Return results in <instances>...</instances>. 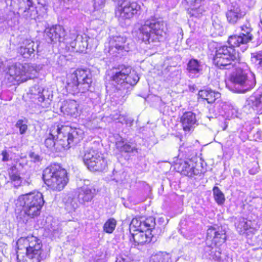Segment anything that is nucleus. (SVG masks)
I'll return each mask as SVG.
<instances>
[{
    "label": "nucleus",
    "mask_w": 262,
    "mask_h": 262,
    "mask_svg": "<svg viewBox=\"0 0 262 262\" xmlns=\"http://www.w3.org/2000/svg\"><path fill=\"white\" fill-rule=\"evenodd\" d=\"M30 92L36 96L35 98L38 100L42 107H48L51 104L53 97L51 91L35 85L30 89Z\"/></svg>",
    "instance_id": "obj_17"
},
{
    "label": "nucleus",
    "mask_w": 262,
    "mask_h": 262,
    "mask_svg": "<svg viewBox=\"0 0 262 262\" xmlns=\"http://www.w3.org/2000/svg\"><path fill=\"white\" fill-rule=\"evenodd\" d=\"M15 126L19 128V133L21 135L25 134L28 129L27 125L23 120H18L16 123Z\"/></svg>",
    "instance_id": "obj_39"
},
{
    "label": "nucleus",
    "mask_w": 262,
    "mask_h": 262,
    "mask_svg": "<svg viewBox=\"0 0 262 262\" xmlns=\"http://www.w3.org/2000/svg\"><path fill=\"white\" fill-rule=\"evenodd\" d=\"M45 183L51 189L61 191L67 184L69 179L67 171L58 164H51L42 172Z\"/></svg>",
    "instance_id": "obj_6"
},
{
    "label": "nucleus",
    "mask_w": 262,
    "mask_h": 262,
    "mask_svg": "<svg viewBox=\"0 0 262 262\" xmlns=\"http://www.w3.org/2000/svg\"><path fill=\"white\" fill-rule=\"evenodd\" d=\"M203 65L198 59L192 58L187 64L186 71L189 77L198 78L203 73Z\"/></svg>",
    "instance_id": "obj_23"
},
{
    "label": "nucleus",
    "mask_w": 262,
    "mask_h": 262,
    "mask_svg": "<svg viewBox=\"0 0 262 262\" xmlns=\"http://www.w3.org/2000/svg\"><path fill=\"white\" fill-rule=\"evenodd\" d=\"M78 104L74 100L64 101L60 106V111L63 114L76 118L78 115Z\"/></svg>",
    "instance_id": "obj_28"
},
{
    "label": "nucleus",
    "mask_w": 262,
    "mask_h": 262,
    "mask_svg": "<svg viewBox=\"0 0 262 262\" xmlns=\"http://www.w3.org/2000/svg\"><path fill=\"white\" fill-rule=\"evenodd\" d=\"M105 0H94V8L95 10H99L104 7Z\"/></svg>",
    "instance_id": "obj_40"
},
{
    "label": "nucleus",
    "mask_w": 262,
    "mask_h": 262,
    "mask_svg": "<svg viewBox=\"0 0 262 262\" xmlns=\"http://www.w3.org/2000/svg\"><path fill=\"white\" fill-rule=\"evenodd\" d=\"M111 80L117 89L127 90L137 84L139 77L130 67L121 65L118 67L111 76Z\"/></svg>",
    "instance_id": "obj_9"
},
{
    "label": "nucleus",
    "mask_w": 262,
    "mask_h": 262,
    "mask_svg": "<svg viewBox=\"0 0 262 262\" xmlns=\"http://www.w3.org/2000/svg\"><path fill=\"white\" fill-rule=\"evenodd\" d=\"M49 230L53 235H55L59 232V228L58 227H52V225H51V228H49Z\"/></svg>",
    "instance_id": "obj_45"
},
{
    "label": "nucleus",
    "mask_w": 262,
    "mask_h": 262,
    "mask_svg": "<svg viewBox=\"0 0 262 262\" xmlns=\"http://www.w3.org/2000/svg\"><path fill=\"white\" fill-rule=\"evenodd\" d=\"M196 121L195 114L192 112L184 113L181 118V122L185 132H189L193 129Z\"/></svg>",
    "instance_id": "obj_27"
},
{
    "label": "nucleus",
    "mask_w": 262,
    "mask_h": 262,
    "mask_svg": "<svg viewBox=\"0 0 262 262\" xmlns=\"http://www.w3.org/2000/svg\"><path fill=\"white\" fill-rule=\"evenodd\" d=\"M245 15V12L242 11L240 7L236 3H232L228 7L226 13L227 21L232 25H235Z\"/></svg>",
    "instance_id": "obj_20"
},
{
    "label": "nucleus",
    "mask_w": 262,
    "mask_h": 262,
    "mask_svg": "<svg viewBox=\"0 0 262 262\" xmlns=\"http://www.w3.org/2000/svg\"><path fill=\"white\" fill-rule=\"evenodd\" d=\"M76 197L79 203L85 205L90 202L96 194V188L89 180H85L83 186L77 189Z\"/></svg>",
    "instance_id": "obj_13"
},
{
    "label": "nucleus",
    "mask_w": 262,
    "mask_h": 262,
    "mask_svg": "<svg viewBox=\"0 0 262 262\" xmlns=\"http://www.w3.org/2000/svg\"><path fill=\"white\" fill-rule=\"evenodd\" d=\"M156 223L155 219L151 217L146 219L145 220H138L134 218L132 220L130 224V229L132 227L135 228V231L145 230V229H153Z\"/></svg>",
    "instance_id": "obj_26"
},
{
    "label": "nucleus",
    "mask_w": 262,
    "mask_h": 262,
    "mask_svg": "<svg viewBox=\"0 0 262 262\" xmlns=\"http://www.w3.org/2000/svg\"><path fill=\"white\" fill-rule=\"evenodd\" d=\"M166 25L162 19L151 16L138 29V37L145 43L160 41L166 34Z\"/></svg>",
    "instance_id": "obj_5"
},
{
    "label": "nucleus",
    "mask_w": 262,
    "mask_h": 262,
    "mask_svg": "<svg viewBox=\"0 0 262 262\" xmlns=\"http://www.w3.org/2000/svg\"><path fill=\"white\" fill-rule=\"evenodd\" d=\"M30 1H32V0H30ZM27 3H28V0H27Z\"/></svg>",
    "instance_id": "obj_49"
},
{
    "label": "nucleus",
    "mask_w": 262,
    "mask_h": 262,
    "mask_svg": "<svg viewBox=\"0 0 262 262\" xmlns=\"http://www.w3.org/2000/svg\"><path fill=\"white\" fill-rule=\"evenodd\" d=\"M247 46H245V48H244V50H243V51H244V50H246L247 49Z\"/></svg>",
    "instance_id": "obj_48"
},
{
    "label": "nucleus",
    "mask_w": 262,
    "mask_h": 262,
    "mask_svg": "<svg viewBox=\"0 0 262 262\" xmlns=\"http://www.w3.org/2000/svg\"><path fill=\"white\" fill-rule=\"evenodd\" d=\"M149 262H172V260L169 253L159 252L151 255Z\"/></svg>",
    "instance_id": "obj_32"
},
{
    "label": "nucleus",
    "mask_w": 262,
    "mask_h": 262,
    "mask_svg": "<svg viewBox=\"0 0 262 262\" xmlns=\"http://www.w3.org/2000/svg\"><path fill=\"white\" fill-rule=\"evenodd\" d=\"M89 39V37L85 34L77 35L76 38L72 41L68 38L66 44L70 45L76 52H83L88 48Z\"/></svg>",
    "instance_id": "obj_22"
},
{
    "label": "nucleus",
    "mask_w": 262,
    "mask_h": 262,
    "mask_svg": "<svg viewBox=\"0 0 262 262\" xmlns=\"http://www.w3.org/2000/svg\"><path fill=\"white\" fill-rule=\"evenodd\" d=\"M243 32L239 35L231 36L228 39V43L230 45L239 47L241 45H246L253 39V35L251 34L252 29L249 24L244 25L241 27Z\"/></svg>",
    "instance_id": "obj_16"
},
{
    "label": "nucleus",
    "mask_w": 262,
    "mask_h": 262,
    "mask_svg": "<svg viewBox=\"0 0 262 262\" xmlns=\"http://www.w3.org/2000/svg\"><path fill=\"white\" fill-rule=\"evenodd\" d=\"M38 45L31 40H26L24 45L18 49V53L24 58H30L34 57L35 52H38Z\"/></svg>",
    "instance_id": "obj_24"
},
{
    "label": "nucleus",
    "mask_w": 262,
    "mask_h": 262,
    "mask_svg": "<svg viewBox=\"0 0 262 262\" xmlns=\"http://www.w3.org/2000/svg\"><path fill=\"white\" fill-rule=\"evenodd\" d=\"M246 103L258 114H262V93H255L246 100Z\"/></svg>",
    "instance_id": "obj_29"
},
{
    "label": "nucleus",
    "mask_w": 262,
    "mask_h": 262,
    "mask_svg": "<svg viewBox=\"0 0 262 262\" xmlns=\"http://www.w3.org/2000/svg\"><path fill=\"white\" fill-rule=\"evenodd\" d=\"M9 175L11 182L13 183L15 187H18L21 186L22 183V178L17 170L16 166H12L9 171Z\"/></svg>",
    "instance_id": "obj_33"
},
{
    "label": "nucleus",
    "mask_w": 262,
    "mask_h": 262,
    "mask_svg": "<svg viewBox=\"0 0 262 262\" xmlns=\"http://www.w3.org/2000/svg\"><path fill=\"white\" fill-rule=\"evenodd\" d=\"M92 81V75L89 70L78 69L68 76L66 88L73 94L85 93L91 91Z\"/></svg>",
    "instance_id": "obj_7"
},
{
    "label": "nucleus",
    "mask_w": 262,
    "mask_h": 262,
    "mask_svg": "<svg viewBox=\"0 0 262 262\" xmlns=\"http://www.w3.org/2000/svg\"><path fill=\"white\" fill-rule=\"evenodd\" d=\"M21 185H22L23 186H29L30 185H32V181L30 179H28L27 180H22V183H21Z\"/></svg>",
    "instance_id": "obj_46"
},
{
    "label": "nucleus",
    "mask_w": 262,
    "mask_h": 262,
    "mask_svg": "<svg viewBox=\"0 0 262 262\" xmlns=\"http://www.w3.org/2000/svg\"><path fill=\"white\" fill-rule=\"evenodd\" d=\"M65 210L69 213H73L79 207V204L77 203L78 199L76 196L68 195L63 199Z\"/></svg>",
    "instance_id": "obj_31"
},
{
    "label": "nucleus",
    "mask_w": 262,
    "mask_h": 262,
    "mask_svg": "<svg viewBox=\"0 0 262 262\" xmlns=\"http://www.w3.org/2000/svg\"><path fill=\"white\" fill-rule=\"evenodd\" d=\"M44 203L42 193L35 191L20 195L16 205L23 207V211L29 218H34L40 214Z\"/></svg>",
    "instance_id": "obj_8"
},
{
    "label": "nucleus",
    "mask_w": 262,
    "mask_h": 262,
    "mask_svg": "<svg viewBox=\"0 0 262 262\" xmlns=\"http://www.w3.org/2000/svg\"><path fill=\"white\" fill-rule=\"evenodd\" d=\"M83 131L79 128L57 125L52 126L48 137L45 140V146L50 149L69 148L78 143L83 138Z\"/></svg>",
    "instance_id": "obj_2"
},
{
    "label": "nucleus",
    "mask_w": 262,
    "mask_h": 262,
    "mask_svg": "<svg viewBox=\"0 0 262 262\" xmlns=\"http://www.w3.org/2000/svg\"><path fill=\"white\" fill-rule=\"evenodd\" d=\"M140 6L136 2L123 1L119 5L116 15L120 19H129L137 13Z\"/></svg>",
    "instance_id": "obj_15"
},
{
    "label": "nucleus",
    "mask_w": 262,
    "mask_h": 262,
    "mask_svg": "<svg viewBox=\"0 0 262 262\" xmlns=\"http://www.w3.org/2000/svg\"><path fill=\"white\" fill-rule=\"evenodd\" d=\"M123 117H124L123 116H121V115H120L119 112H116L112 115V118L114 120H118V122H122V121H121L120 120L121 118Z\"/></svg>",
    "instance_id": "obj_44"
},
{
    "label": "nucleus",
    "mask_w": 262,
    "mask_h": 262,
    "mask_svg": "<svg viewBox=\"0 0 262 262\" xmlns=\"http://www.w3.org/2000/svg\"><path fill=\"white\" fill-rule=\"evenodd\" d=\"M253 166V167L249 170V173L250 174H255L258 172L259 166L257 162H254Z\"/></svg>",
    "instance_id": "obj_42"
},
{
    "label": "nucleus",
    "mask_w": 262,
    "mask_h": 262,
    "mask_svg": "<svg viewBox=\"0 0 262 262\" xmlns=\"http://www.w3.org/2000/svg\"><path fill=\"white\" fill-rule=\"evenodd\" d=\"M116 221L114 219H109L103 225L104 231L107 233H113L116 228Z\"/></svg>",
    "instance_id": "obj_37"
},
{
    "label": "nucleus",
    "mask_w": 262,
    "mask_h": 262,
    "mask_svg": "<svg viewBox=\"0 0 262 262\" xmlns=\"http://www.w3.org/2000/svg\"><path fill=\"white\" fill-rule=\"evenodd\" d=\"M198 95L200 98L206 100L208 103L210 104L213 103L221 97V94L219 92L212 91L211 89L200 90Z\"/></svg>",
    "instance_id": "obj_30"
},
{
    "label": "nucleus",
    "mask_w": 262,
    "mask_h": 262,
    "mask_svg": "<svg viewBox=\"0 0 262 262\" xmlns=\"http://www.w3.org/2000/svg\"><path fill=\"white\" fill-rule=\"evenodd\" d=\"M29 156L31 159V161L34 163L38 162L41 160L40 157L34 152H30Z\"/></svg>",
    "instance_id": "obj_41"
},
{
    "label": "nucleus",
    "mask_w": 262,
    "mask_h": 262,
    "mask_svg": "<svg viewBox=\"0 0 262 262\" xmlns=\"http://www.w3.org/2000/svg\"><path fill=\"white\" fill-rule=\"evenodd\" d=\"M18 5L17 13L20 17L26 20L35 18L37 14L35 8L33 6V2L28 0V3L24 0H17Z\"/></svg>",
    "instance_id": "obj_18"
},
{
    "label": "nucleus",
    "mask_w": 262,
    "mask_h": 262,
    "mask_svg": "<svg viewBox=\"0 0 262 262\" xmlns=\"http://www.w3.org/2000/svg\"><path fill=\"white\" fill-rule=\"evenodd\" d=\"M153 229H145L136 231V233H132V238L135 244L138 245H143L151 242L153 235L151 233L154 231Z\"/></svg>",
    "instance_id": "obj_21"
},
{
    "label": "nucleus",
    "mask_w": 262,
    "mask_h": 262,
    "mask_svg": "<svg viewBox=\"0 0 262 262\" xmlns=\"http://www.w3.org/2000/svg\"><path fill=\"white\" fill-rule=\"evenodd\" d=\"M43 37L48 43H56L57 42L66 43L68 37L66 30L60 25H55L46 28L43 32Z\"/></svg>",
    "instance_id": "obj_12"
},
{
    "label": "nucleus",
    "mask_w": 262,
    "mask_h": 262,
    "mask_svg": "<svg viewBox=\"0 0 262 262\" xmlns=\"http://www.w3.org/2000/svg\"><path fill=\"white\" fill-rule=\"evenodd\" d=\"M17 258L21 262H39L43 258L41 255V241L37 237L31 236L20 238L17 242Z\"/></svg>",
    "instance_id": "obj_4"
},
{
    "label": "nucleus",
    "mask_w": 262,
    "mask_h": 262,
    "mask_svg": "<svg viewBox=\"0 0 262 262\" xmlns=\"http://www.w3.org/2000/svg\"><path fill=\"white\" fill-rule=\"evenodd\" d=\"M204 12V7L201 6L198 7L189 8L187 10V13L190 17L196 18L201 17Z\"/></svg>",
    "instance_id": "obj_36"
},
{
    "label": "nucleus",
    "mask_w": 262,
    "mask_h": 262,
    "mask_svg": "<svg viewBox=\"0 0 262 262\" xmlns=\"http://www.w3.org/2000/svg\"><path fill=\"white\" fill-rule=\"evenodd\" d=\"M251 59L252 62L257 66V68L262 67V51L251 53Z\"/></svg>",
    "instance_id": "obj_38"
},
{
    "label": "nucleus",
    "mask_w": 262,
    "mask_h": 262,
    "mask_svg": "<svg viewBox=\"0 0 262 262\" xmlns=\"http://www.w3.org/2000/svg\"><path fill=\"white\" fill-rule=\"evenodd\" d=\"M83 161L87 168L92 171H105L108 168L107 161L104 155L93 148L84 151Z\"/></svg>",
    "instance_id": "obj_10"
},
{
    "label": "nucleus",
    "mask_w": 262,
    "mask_h": 262,
    "mask_svg": "<svg viewBox=\"0 0 262 262\" xmlns=\"http://www.w3.org/2000/svg\"><path fill=\"white\" fill-rule=\"evenodd\" d=\"M194 165L190 160L182 161L177 166L178 171L182 174L192 177L199 173V170L195 168Z\"/></svg>",
    "instance_id": "obj_25"
},
{
    "label": "nucleus",
    "mask_w": 262,
    "mask_h": 262,
    "mask_svg": "<svg viewBox=\"0 0 262 262\" xmlns=\"http://www.w3.org/2000/svg\"><path fill=\"white\" fill-rule=\"evenodd\" d=\"M2 161L3 162H7L10 160V156L6 150H3L2 152Z\"/></svg>",
    "instance_id": "obj_43"
},
{
    "label": "nucleus",
    "mask_w": 262,
    "mask_h": 262,
    "mask_svg": "<svg viewBox=\"0 0 262 262\" xmlns=\"http://www.w3.org/2000/svg\"><path fill=\"white\" fill-rule=\"evenodd\" d=\"M213 195L216 203L219 205H223L225 201V195L217 186H214L212 189Z\"/></svg>",
    "instance_id": "obj_34"
},
{
    "label": "nucleus",
    "mask_w": 262,
    "mask_h": 262,
    "mask_svg": "<svg viewBox=\"0 0 262 262\" xmlns=\"http://www.w3.org/2000/svg\"><path fill=\"white\" fill-rule=\"evenodd\" d=\"M226 238L225 232L219 227L210 226L207 231L206 245L204 247L203 257L219 262H229V257L226 252H222L217 244L224 243Z\"/></svg>",
    "instance_id": "obj_3"
},
{
    "label": "nucleus",
    "mask_w": 262,
    "mask_h": 262,
    "mask_svg": "<svg viewBox=\"0 0 262 262\" xmlns=\"http://www.w3.org/2000/svg\"><path fill=\"white\" fill-rule=\"evenodd\" d=\"M115 147L116 153L122 155L126 154L130 157L135 156L137 152V149L134 144L122 138L116 142Z\"/></svg>",
    "instance_id": "obj_19"
},
{
    "label": "nucleus",
    "mask_w": 262,
    "mask_h": 262,
    "mask_svg": "<svg viewBox=\"0 0 262 262\" xmlns=\"http://www.w3.org/2000/svg\"><path fill=\"white\" fill-rule=\"evenodd\" d=\"M58 262H68V260L65 259H60Z\"/></svg>",
    "instance_id": "obj_47"
},
{
    "label": "nucleus",
    "mask_w": 262,
    "mask_h": 262,
    "mask_svg": "<svg viewBox=\"0 0 262 262\" xmlns=\"http://www.w3.org/2000/svg\"><path fill=\"white\" fill-rule=\"evenodd\" d=\"M234 46H223L217 48L213 57V63L221 70H235L230 76L233 84V91L237 93H246L256 85L255 75H249L242 68L244 63L239 61V54Z\"/></svg>",
    "instance_id": "obj_1"
},
{
    "label": "nucleus",
    "mask_w": 262,
    "mask_h": 262,
    "mask_svg": "<svg viewBox=\"0 0 262 262\" xmlns=\"http://www.w3.org/2000/svg\"><path fill=\"white\" fill-rule=\"evenodd\" d=\"M31 67L29 65H23L20 63H15L10 66L7 73L12 77L13 79L19 82L26 81L28 79H31L29 75V70Z\"/></svg>",
    "instance_id": "obj_14"
},
{
    "label": "nucleus",
    "mask_w": 262,
    "mask_h": 262,
    "mask_svg": "<svg viewBox=\"0 0 262 262\" xmlns=\"http://www.w3.org/2000/svg\"><path fill=\"white\" fill-rule=\"evenodd\" d=\"M211 30L215 35H222L224 32V29L218 19H212Z\"/></svg>",
    "instance_id": "obj_35"
},
{
    "label": "nucleus",
    "mask_w": 262,
    "mask_h": 262,
    "mask_svg": "<svg viewBox=\"0 0 262 262\" xmlns=\"http://www.w3.org/2000/svg\"><path fill=\"white\" fill-rule=\"evenodd\" d=\"M108 44V52L115 57L123 56L135 47L134 42L131 39L121 35L111 37Z\"/></svg>",
    "instance_id": "obj_11"
}]
</instances>
